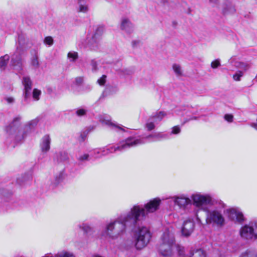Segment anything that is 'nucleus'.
Instances as JSON below:
<instances>
[{"mask_svg": "<svg viewBox=\"0 0 257 257\" xmlns=\"http://www.w3.org/2000/svg\"><path fill=\"white\" fill-rule=\"evenodd\" d=\"M21 119V116H18L16 117L14 119L13 122L7 127V132L10 134H12L13 132H16L18 128L17 126Z\"/></svg>", "mask_w": 257, "mask_h": 257, "instance_id": "a211bd4d", "label": "nucleus"}, {"mask_svg": "<svg viewBox=\"0 0 257 257\" xmlns=\"http://www.w3.org/2000/svg\"><path fill=\"white\" fill-rule=\"evenodd\" d=\"M100 121L102 123L108 126H110L112 129L116 131H124V130L120 126L117 125V124L114 123V122L111 121V120L108 118V116H102L100 118Z\"/></svg>", "mask_w": 257, "mask_h": 257, "instance_id": "2eb2a0df", "label": "nucleus"}, {"mask_svg": "<svg viewBox=\"0 0 257 257\" xmlns=\"http://www.w3.org/2000/svg\"><path fill=\"white\" fill-rule=\"evenodd\" d=\"M31 65L35 68H38L39 66L38 58L36 54L33 56L31 59Z\"/></svg>", "mask_w": 257, "mask_h": 257, "instance_id": "cd10ccee", "label": "nucleus"}, {"mask_svg": "<svg viewBox=\"0 0 257 257\" xmlns=\"http://www.w3.org/2000/svg\"><path fill=\"white\" fill-rule=\"evenodd\" d=\"M152 238L151 233L147 227H139L135 233V245L137 249H141L147 246Z\"/></svg>", "mask_w": 257, "mask_h": 257, "instance_id": "39448f33", "label": "nucleus"}, {"mask_svg": "<svg viewBox=\"0 0 257 257\" xmlns=\"http://www.w3.org/2000/svg\"><path fill=\"white\" fill-rule=\"evenodd\" d=\"M140 43V41L139 40H134L132 42V46L134 48L137 47L139 46V44Z\"/></svg>", "mask_w": 257, "mask_h": 257, "instance_id": "37998d69", "label": "nucleus"}, {"mask_svg": "<svg viewBox=\"0 0 257 257\" xmlns=\"http://www.w3.org/2000/svg\"><path fill=\"white\" fill-rule=\"evenodd\" d=\"M83 78L81 77H77L75 79V82L77 84L80 85L83 82Z\"/></svg>", "mask_w": 257, "mask_h": 257, "instance_id": "79ce46f5", "label": "nucleus"}, {"mask_svg": "<svg viewBox=\"0 0 257 257\" xmlns=\"http://www.w3.org/2000/svg\"><path fill=\"white\" fill-rule=\"evenodd\" d=\"M233 59L234 58L233 57L231 58L229 60L230 63H232Z\"/></svg>", "mask_w": 257, "mask_h": 257, "instance_id": "c03bdc74", "label": "nucleus"}, {"mask_svg": "<svg viewBox=\"0 0 257 257\" xmlns=\"http://www.w3.org/2000/svg\"><path fill=\"white\" fill-rule=\"evenodd\" d=\"M168 138V136L166 134H163L162 133H157L153 135H150L146 137L143 138L142 139H136L135 140H141L142 141L144 142L143 144L146 143V140H148L150 142L159 141L164 139H167ZM143 144V143L140 144Z\"/></svg>", "mask_w": 257, "mask_h": 257, "instance_id": "9d476101", "label": "nucleus"}, {"mask_svg": "<svg viewBox=\"0 0 257 257\" xmlns=\"http://www.w3.org/2000/svg\"><path fill=\"white\" fill-rule=\"evenodd\" d=\"M225 213L228 218L235 222L241 223L244 220L243 214L239 208L233 207L226 209Z\"/></svg>", "mask_w": 257, "mask_h": 257, "instance_id": "6e6552de", "label": "nucleus"}, {"mask_svg": "<svg viewBox=\"0 0 257 257\" xmlns=\"http://www.w3.org/2000/svg\"><path fill=\"white\" fill-rule=\"evenodd\" d=\"M89 160V155L88 154H83L80 155L78 158L77 160L80 162H84L85 161H88Z\"/></svg>", "mask_w": 257, "mask_h": 257, "instance_id": "c85d7f7f", "label": "nucleus"}, {"mask_svg": "<svg viewBox=\"0 0 257 257\" xmlns=\"http://www.w3.org/2000/svg\"><path fill=\"white\" fill-rule=\"evenodd\" d=\"M224 118L225 120L229 122H232L233 120V116L230 114H226L224 115Z\"/></svg>", "mask_w": 257, "mask_h": 257, "instance_id": "58836bf2", "label": "nucleus"}, {"mask_svg": "<svg viewBox=\"0 0 257 257\" xmlns=\"http://www.w3.org/2000/svg\"><path fill=\"white\" fill-rule=\"evenodd\" d=\"M189 257H206V254L202 249H197L190 251Z\"/></svg>", "mask_w": 257, "mask_h": 257, "instance_id": "412c9836", "label": "nucleus"}, {"mask_svg": "<svg viewBox=\"0 0 257 257\" xmlns=\"http://www.w3.org/2000/svg\"><path fill=\"white\" fill-rule=\"evenodd\" d=\"M161 200L159 198L149 201L144 206L134 205L129 212L119 215L114 220L106 225V235L110 238L115 239L123 234L128 225H135L138 221L143 220L150 213L156 212L159 209Z\"/></svg>", "mask_w": 257, "mask_h": 257, "instance_id": "f257e3e1", "label": "nucleus"}, {"mask_svg": "<svg viewBox=\"0 0 257 257\" xmlns=\"http://www.w3.org/2000/svg\"><path fill=\"white\" fill-rule=\"evenodd\" d=\"M44 257H76L75 254L71 251L63 250L55 254L54 256L51 253H46L44 255Z\"/></svg>", "mask_w": 257, "mask_h": 257, "instance_id": "f3484780", "label": "nucleus"}, {"mask_svg": "<svg viewBox=\"0 0 257 257\" xmlns=\"http://www.w3.org/2000/svg\"><path fill=\"white\" fill-rule=\"evenodd\" d=\"M91 155L95 158H98L103 156L102 155V148L94 149Z\"/></svg>", "mask_w": 257, "mask_h": 257, "instance_id": "a878e982", "label": "nucleus"}, {"mask_svg": "<svg viewBox=\"0 0 257 257\" xmlns=\"http://www.w3.org/2000/svg\"><path fill=\"white\" fill-rule=\"evenodd\" d=\"M60 155L62 157V158H60V159L62 161L67 160L68 159V155L65 152H61L60 153Z\"/></svg>", "mask_w": 257, "mask_h": 257, "instance_id": "ea45409f", "label": "nucleus"}, {"mask_svg": "<svg viewBox=\"0 0 257 257\" xmlns=\"http://www.w3.org/2000/svg\"><path fill=\"white\" fill-rule=\"evenodd\" d=\"M220 65L219 59H216L213 61L211 63V67L213 69H215Z\"/></svg>", "mask_w": 257, "mask_h": 257, "instance_id": "e433bc0d", "label": "nucleus"}, {"mask_svg": "<svg viewBox=\"0 0 257 257\" xmlns=\"http://www.w3.org/2000/svg\"><path fill=\"white\" fill-rule=\"evenodd\" d=\"M149 118L148 122L146 124V128L148 131H151L155 128V125L153 122L150 121Z\"/></svg>", "mask_w": 257, "mask_h": 257, "instance_id": "473e14b6", "label": "nucleus"}, {"mask_svg": "<svg viewBox=\"0 0 257 257\" xmlns=\"http://www.w3.org/2000/svg\"><path fill=\"white\" fill-rule=\"evenodd\" d=\"M32 179V176L31 175H29L28 177V179Z\"/></svg>", "mask_w": 257, "mask_h": 257, "instance_id": "49530a36", "label": "nucleus"}, {"mask_svg": "<svg viewBox=\"0 0 257 257\" xmlns=\"http://www.w3.org/2000/svg\"><path fill=\"white\" fill-rule=\"evenodd\" d=\"M197 119V117H194L191 119H189V120H192V119Z\"/></svg>", "mask_w": 257, "mask_h": 257, "instance_id": "a18cd8bd", "label": "nucleus"}, {"mask_svg": "<svg viewBox=\"0 0 257 257\" xmlns=\"http://www.w3.org/2000/svg\"><path fill=\"white\" fill-rule=\"evenodd\" d=\"M244 72L241 70L237 71L233 75V79L234 80L239 81L240 80V78L243 76Z\"/></svg>", "mask_w": 257, "mask_h": 257, "instance_id": "bb28decb", "label": "nucleus"}, {"mask_svg": "<svg viewBox=\"0 0 257 257\" xmlns=\"http://www.w3.org/2000/svg\"><path fill=\"white\" fill-rule=\"evenodd\" d=\"M240 257H257V252L254 250H246Z\"/></svg>", "mask_w": 257, "mask_h": 257, "instance_id": "393cba45", "label": "nucleus"}, {"mask_svg": "<svg viewBox=\"0 0 257 257\" xmlns=\"http://www.w3.org/2000/svg\"><path fill=\"white\" fill-rule=\"evenodd\" d=\"M68 58L71 61H74L78 58L77 53L75 52H69L67 55Z\"/></svg>", "mask_w": 257, "mask_h": 257, "instance_id": "2f4dec72", "label": "nucleus"}, {"mask_svg": "<svg viewBox=\"0 0 257 257\" xmlns=\"http://www.w3.org/2000/svg\"><path fill=\"white\" fill-rule=\"evenodd\" d=\"M144 142L141 140H135L134 138H128L124 141L120 142L116 146H112L102 148V155L106 156L117 151L122 152L130 148L134 147Z\"/></svg>", "mask_w": 257, "mask_h": 257, "instance_id": "20e7f679", "label": "nucleus"}, {"mask_svg": "<svg viewBox=\"0 0 257 257\" xmlns=\"http://www.w3.org/2000/svg\"><path fill=\"white\" fill-rule=\"evenodd\" d=\"M5 99L9 104L13 103L15 100L14 98L12 97H7Z\"/></svg>", "mask_w": 257, "mask_h": 257, "instance_id": "a19ab883", "label": "nucleus"}, {"mask_svg": "<svg viewBox=\"0 0 257 257\" xmlns=\"http://www.w3.org/2000/svg\"><path fill=\"white\" fill-rule=\"evenodd\" d=\"M42 257H44V256H42Z\"/></svg>", "mask_w": 257, "mask_h": 257, "instance_id": "de8ad7c7", "label": "nucleus"}, {"mask_svg": "<svg viewBox=\"0 0 257 257\" xmlns=\"http://www.w3.org/2000/svg\"><path fill=\"white\" fill-rule=\"evenodd\" d=\"M120 28L125 33L131 34L134 31V25L129 19L124 17L121 20Z\"/></svg>", "mask_w": 257, "mask_h": 257, "instance_id": "ddd939ff", "label": "nucleus"}, {"mask_svg": "<svg viewBox=\"0 0 257 257\" xmlns=\"http://www.w3.org/2000/svg\"><path fill=\"white\" fill-rule=\"evenodd\" d=\"M234 66L236 68L242 70L243 72L247 71L250 68V66L248 64L242 62H235Z\"/></svg>", "mask_w": 257, "mask_h": 257, "instance_id": "4be33fe9", "label": "nucleus"}, {"mask_svg": "<svg viewBox=\"0 0 257 257\" xmlns=\"http://www.w3.org/2000/svg\"><path fill=\"white\" fill-rule=\"evenodd\" d=\"M44 42L46 45L52 46L53 44L54 41L52 37L50 36H47L45 38Z\"/></svg>", "mask_w": 257, "mask_h": 257, "instance_id": "c9c22d12", "label": "nucleus"}, {"mask_svg": "<svg viewBox=\"0 0 257 257\" xmlns=\"http://www.w3.org/2000/svg\"><path fill=\"white\" fill-rule=\"evenodd\" d=\"M88 0H78L77 11L79 13H87L89 11V7L87 4Z\"/></svg>", "mask_w": 257, "mask_h": 257, "instance_id": "6ab92c4d", "label": "nucleus"}, {"mask_svg": "<svg viewBox=\"0 0 257 257\" xmlns=\"http://www.w3.org/2000/svg\"><path fill=\"white\" fill-rule=\"evenodd\" d=\"M22 84L24 87V98L27 99L31 95L33 84L32 81L29 76H26L23 77Z\"/></svg>", "mask_w": 257, "mask_h": 257, "instance_id": "9b49d317", "label": "nucleus"}, {"mask_svg": "<svg viewBox=\"0 0 257 257\" xmlns=\"http://www.w3.org/2000/svg\"><path fill=\"white\" fill-rule=\"evenodd\" d=\"M172 200L174 203L175 205L179 206L181 209H185L187 206L188 205L193 204V201L191 198L187 197L184 194H182L178 196H174L171 197Z\"/></svg>", "mask_w": 257, "mask_h": 257, "instance_id": "1a4fd4ad", "label": "nucleus"}, {"mask_svg": "<svg viewBox=\"0 0 257 257\" xmlns=\"http://www.w3.org/2000/svg\"><path fill=\"white\" fill-rule=\"evenodd\" d=\"M12 65L13 66V68L19 72H21L23 70V64L22 60L20 57H14L13 56L11 61Z\"/></svg>", "mask_w": 257, "mask_h": 257, "instance_id": "dca6fc26", "label": "nucleus"}, {"mask_svg": "<svg viewBox=\"0 0 257 257\" xmlns=\"http://www.w3.org/2000/svg\"><path fill=\"white\" fill-rule=\"evenodd\" d=\"M104 31V27L103 26L99 25L95 27L93 33L91 35L90 39L89 40L88 45L90 49L93 50L97 49L98 43Z\"/></svg>", "mask_w": 257, "mask_h": 257, "instance_id": "0eeeda50", "label": "nucleus"}, {"mask_svg": "<svg viewBox=\"0 0 257 257\" xmlns=\"http://www.w3.org/2000/svg\"><path fill=\"white\" fill-rule=\"evenodd\" d=\"M51 142V139L49 135H45L42 138L40 147L43 153H47L50 150Z\"/></svg>", "mask_w": 257, "mask_h": 257, "instance_id": "4468645a", "label": "nucleus"}, {"mask_svg": "<svg viewBox=\"0 0 257 257\" xmlns=\"http://www.w3.org/2000/svg\"><path fill=\"white\" fill-rule=\"evenodd\" d=\"M106 76L103 75L101 77L97 80V83L101 86H103L106 82Z\"/></svg>", "mask_w": 257, "mask_h": 257, "instance_id": "4c0bfd02", "label": "nucleus"}, {"mask_svg": "<svg viewBox=\"0 0 257 257\" xmlns=\"http://www.w3.org/2000/svg\"><path fill=\"white\" fill-rule=\"evenodd\" d=\"M87 110L83 108H79L75 111L76 114L78 116H82L86 114Z\"/></svg>", "mask_w": 257, "mask_h": 257, "instance_id": "c756f323", "label": "nucleus"}, {"mask_svg": "<svg viewBox=\"0 0 257 257\" xmlns=\"http://www.w3.org/2000/svg\"><path fill=\"white\" fill-rule=\"evenodd\" d=\"M10 57L8 55H5L0 58V68L2 70L5 69Z\"/></svg>", "mask_w": 257, "mask_h": 257, "instance_id": "b1692460", "label": "nucleus"}, {"mask_svg": "<svg viewBox=\"0 0 257 257\" xmlns=\"http://www.w3.org/2000/svg\"><path fill=\"white\" fill-rule=\"evenodd\" d=\"M180 132L181 128L178 125H176L172 128L171 135H178Z\"/></svg>", "mask_w": 257, "mask_h": 257, "instance_id": "f704fd0d", "label": "nucleus"}, {"mask_svg": "<svg viewBox=\"0 0 257 257\" xmlns=\"http://www.w3.org/2000/svg\"><path fill=\"white\" fill-rule=\"evenodd\" d=\"M175 246L174 229L169 227L165 229L161 236L159 251L164 257H171Z\"/></svg>", "mask_w": 257, "mask_h": 257, "instance_id": "7ed1b4c3", "label": "nucleus"}, {"mask_svg": "<svg viewBox=\"0 0 257 257\" xmlns=\"http://www.w3.org/2000/svg\"><path fill=\"white\" fill-rule=\"evenodd\" d=\"M242 238L251 240L257 239V221H251L242 226L239 231Z\"/></svg>", "mask_w": 257, "mask_h": 257, "instance_id": "423d86ee", "label": "nucleus"}, {"mask_svg": "<svg viewBox=\"0 0 257 257\" xmlns=\"http://www.w3.org/2000/svg\"><path fill=\"white\" fill-rule=\"evenodd\" d=\"M193 205L206 213L205 221L207 225L221 227L225 223V219L221 210L209 209L206 205H212V198L210 194L194 193L191 195Z\"/></svg>", "mask_w": 257, "mask_h": 257, "instance_id": "f03ea898", "label": "nucleus"}, {"mask_svg": "<svg viewBox=\"0 0 257 257\" xmlns=\"http://www.w3.org/2000/svg\"><path fill=\"white\" fill-rule=\"evenodd\" d=\"M167 115V113L164 111L156 112L151 115L150 119H152L155 122H159L161 121Z\"/></svg>", "mask_w": 257, "mask_h": 257, "instance_id": "aec40b11", "label": "nucleus"}, {"mask_svg": "<svg viewBox=\"0 0 257 257\" xmlns=\"http://www.w3.org/2000/svg\"><path fill=\"white\" fill-rule=\"evenodd\" d=\"M80 228L82 229L85 233L89 232L91 231V228L90 226L87 224H82L79 226Z\"/></svg>", "mask_w": 257, "mask_h": 257, "instance_id": "72a5a7b5", "label": "nucleus"}, {"mask_svg": "<svg viewBox=\"0 0 257 257\" xmlns=\"http://www.w3.org/2000/svg\"><path fill=\"white\" fill-rule=\"evenodd\" d=\"M195 227V223L192 220H188L184 221L182 228V235L185 237L189 236Z\"/></svg>", "mask_w": 257, "mask_h": 257, "instance_id": "f8f14e48", "label": "nucleus"}, {"mask_svg": "<svg viewBox=\"0 0 257 257\" xmlns=\"http://www.w3.org/2000/svg\"><path fill=\"white\" fill-rule=\"evenodd\" d=\"M172 69L177 76L180 77L183 75V70L180 64L177 63L173 64Z\"/></svg>", "mask_w": 257, "mask_h": 257, "instance_id": "5701e85b", "label": "nucleus"}, {"mask_svg": "<svg viewBox=\"0 0 257 257\" xmlns=\"http://www.w3.org/2000/svg\"><path fill=\"white\" fill-rule=\"evenodd\" d=\"M41 94V91L37 88H35L33 91V97L35 100L39 99V96Z\"/></svg>", "mask_w": 257, "mask_h": 257, "instance_id": "7c9ffc66", "label": "nucleus"}]
</instances>
